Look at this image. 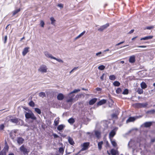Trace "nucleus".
I'll return each instance as SVG.
<instances>
[{
	"mask_svg": "<svg viewBox=\"0 0 155 155\" xmlns=\"http://www.w3.org/2000/svg\"><path fill=\"white\" fill-rule=\"evenodd\" d=\"M154 122H146L144 124V126H151V125H154Z\"/></svg>",
	"mask_w": 155,
	"mask_h": 155,
	"instance_id": "f3484780",
	"label": "nucleus"
},
{
	"mask_svg": "<svg viewBox=\"0 0 155 155\" xmlns=\"http://www.w3.org/2000/svg\"><path fill=\"white\" fill-rule=\"evenodd\" d=\"M7 36H5V43L7 40Z\"/></svg>",
	"mask_w": 155,
	"mask_h": 155,
	"instance_id": "13d9d810",
	"label": "nucleus"
},
{
	"mask_svg": "<svg viewBox=\"0 0 155 155\" xmlns=\"http://www.w3.org/2000/svg\"><path fill=\"white\" fill-rule=\"evenodd\" d=\"M124 41H122L121 42H120L117 44L116 45V46H118V45H120L121 44H122L123 43H124Z\"/></svg>",
	"mask_w": 155,
	"mask_h": 155,
	"instance_id": "603ef678",
	"label": "nucleus"
},
{
	"mask_svg": "<svg viewBox=\"0 0 155 155\" xmlns=\"http://www.w3.org/2000/svg\"><path fill=\"white\" fill-rule=\"evenodd\" d=\"M80 91V90L78 89H75L73 91H72L71 93H70L69 94H68V95L69 96L70 94L74 93H77Z\"/></svg>",
	"mask_w": 155,
	"mask_h": 155,
	"instance_id": "c756f323",
	"label": "nucleus"
},
{
	"mask_svg": "<svg viewBox=\"0 0 155 155\" xmlns=\"http://www.w3.org/2000/svg\"><path fill=\"white\" fill-rule=\"evenodd\" d=\"M138 48H145L147 47L145 45H142V46H137Z\"/></svg>",
	"mask_w": 155,
	"mask_h": 155,
	"instance_id": "3c124183",
	"label": "nucleus"
},
{
	"mask_svg": "<svg viewBox=\"0 0 155 155\" xmlns=\"http://www.w3.org/2000/svg\"><path fill=\"white\" fill-rule=\"evenodd\" d=\"M20 150L23 153L26 155V154H28V152L27 151V149L25 147L24 145H22L20 147Z\"/></svg>",
	"mask_w": 155,
	"mask_h": 155,
	"instance_id": "20e7f679",
	"label": "nucleus"
},
{
	"mask_svg": "<svg viewBox=\"0 0 155 155\" xmlns=\"http://www.w3.org/2000/svg\"><path fill=\"white\" fill-rule=\"evenodd\" d=\"M97 99L94 98L91 99L89 102V104L90 105H93L97 101Z\"/></svg>",
	"mask_w": 155,
	"mask_h": 155,
	"instance_id": "4468645a",
	"label": "nucleus"
},
{
	"mask_svg": "<svg viewBox=\"0 0 155 155\" xmlns=\"http://www.w3.org/2000/svg\"><path fill=\"white\" fill-rule=\"evenodd\" d=\"M141 87L143 89H145L147 87V85L144 82H142L140 84Z\"/></svg>",
	"mask_w": 155,
	"mask_h": 155,
	"instance_id": "aec40b11",
	"label": "nucleus"
},
{
	"mask_svg": "<svg viewBox=\"0 0 155 155\" xmlns=\"http://www.w3.org/2000/svg\"><path fill=\"white\" fill-rule=\"evenodd\" d=\"M90 143L89 142H85L82 144L81 145L82 148L81 149L80 151H79L76 154V155L78 154L81 151L86 150H87L89 147Z\"/></svg>",
	"mask_w": 155,
	"mask_h": 155,
	"instance_id": "f03ea898",
	"label": "nucleus"
},
{
	"mask_svg": "<svg viewBox=\"0 0 155 155\" xmlns=\"http://www.w3.org/2000/svg\"><path fill=\"white\" fill-rule=\"evenodd\" d=\"M112 155H116V151L114 149H112L110 151Z\"/></svg>",
	"mask_w": 155,
	"mask_h": 155,
	"instance_id": "2f4dec72",
	"label": "nucleus"
},
{
	"mask_svg": "<svg viewBox=\"0 0 155 155\" xmlns=\"http://www.w3.org/2000/svg\"><path fill=\"white\" fill-rule=\"evenodd\" d=\"M19 120H19L17 118H15L11 119L10 121L12 123H17L18 122Z\"/></svg>",
	"mask_w": 155,
	"mask_h": 155,
	"instance_id": "4be33fe9",
	"label": "nucleus"
},
{
	"mask_svg": "<svg viewBox=\"0 0 155 155\" xmlns=\"http://www.w3.org/2000/svg\"><path fill=\"white\" fill-rule=\"evenodd\" d=\"M95 133L96 137L98 138H99L101 137L100 133L98 131H96Z\"/></svg>",
	"mask_w": 155,
	"mask_h": 155,
	"instance_id": "f704fd0d",
	"label": "nucleus"
},
{
	"mask_svg": "<svg viewBox=\"0 0 155 155\" xmlns=\"http://www.w3.org/2000/svg\"><path fill=\"white\" fill-rule=\"evenodd\" d=\"M64 151V149L63 147H60L59 149V152L60 153L63 154Z\"/></svg>",
	"mask_w": 155,
	"mask_h": 155,
	"instance_id": "473e14b6",
	"label": "nucleus"
},
{
	"mask_svg": "<svg viewBox=\"0 0 155 155\" xmlns=\"http://www.w3.org/2000/svg\"><path fill=\"white\" fill-rule=\"evenodd\" d=\"M20 10V9H18L16 10H15L13 11V15H15V14H16Z\"/></svg>",
	"mask_w": 155,
	"mask_h": 155,
	"instance_id": "4c0bfd02",
	"label": "nucleus"
},
{
	"mask_svg": "<svg viewBox=\"0 0 155 155\" xmlns=\"http://www.w3.org/2000/svg\"><path fill=\"white\" fill-rule=\"evenodd\" d=\"M45 25V23L44 21L42 20H41L40 23V26L42 28H44V27Z\"/></svg>",
	"mask_w": 155,
	"mask_h": 155,
	"instance_id": "cd10ccee",
	"label": "nucleus"
},
{
	"mask_svg": "<svg viewBox=\"0 0 155 155\" xmlns=\"http://www.w3.org/2000/svg\"><path fill=\"white\" fill-rule=\"evenodd\" d=\"M113 84L115 86H119L120 85V83L118 81H115L114 82Z\"/></svg>",
	"mask_w": 155,
	"mask_h": 155,
	"instance_id": "c85d7f7f",
	"label": "nucleus"
},
{
	"mask_svg": "<svg viewBox=\"0 0 155 155\" xmlns=\"http://www.w3.org/2000/svg\"><path fill=\"white\" fill-rule=\"evenodd\" d=\"M153 37V36L152 35H150L145 37L144 38H140V40H147L152 39Z\"/></svg>",
	"mask_w": 155,
	"mask_h": 155,
	"instance_id": "f8f14e48",
	"label": "nucleus"
},
{
	"mask_svg": "<svg viewBox=\"0 0 155 155\" xmlns=\"http://www.w3.org/2000/svg\"><path fill=\"white\" fill-rule=\"evenodd\" d=\"M8 155H14V154L13 153H11L8 154Z\"/></svg>",
	"mask_w": 155,
	"mask_h": 155,
	"instance_id": "338daca9",
	"label": "nucleus"
},
{
	"mask_svg": "<svg viewBox=\"0 0 155 155\" xmlns=\"http://www.w3.org/2000/svg\"><path fill=\"white\" fill-rule=\"evenodd\" d=\"M109 78L111 80L114 81L116 79V77L114 75H111L109 76Z\"/></svg>",
	"mask_w": 155,
	"mask_h": 155,
	"instance_id": "a878e982",
	"label": "nucleus"
},
{
	"mask_svg": "<svg viewBox=\"0 0 155 155\" xmlns=\"http://www.w3.org/2000/svg\"><path fill=\"white\" fill-rule=\"evenodd\" d=\"M4 127H0V130H3Z\"/></svg>",
	"mask_w": 155,
	"mask_h": 155,
	"instance_id": "e2e57ef3",
	"label": "nucleus"
},
{
	"mask_svg": "<svg viewBox=\"0 0 155 155\" xmlns=\"http://www.w3.org/2000/svg\"><path fill=\"white\" fill-rule=\"evenodd\" d=\"M59 118L57 117L55 120L54 121V125L55 126L57 125L59 123Z\"/></svg>",
	"mask_w": 155,
	"mask_h": 155,
	"instance_id": "393cba45",
	"label": "nucleus"
},
{
	"mask_svg": "<svg viewBox=\"0 0 155 155\" xmlns=\"http://www.w3.org/2000/svg\"><path fill=\"white\" fill-rule=\"evenodd\" d=\"M68 122L71 124H72L74 122V120L73 118H71L68 120Z\"/></svg>",
	"mask_w": 155,
	"mask_h": 155,
	"instance_id": "e433bc0d",
	"label": "nucleus"
},
{
	"mask_svg": "<svg viewBox=\"0 0 155 155\" xmlns=\"http://www.w3.org/2000/svg\"><path fill=\"white\" fill-rule=\"evenodd\" d=\"M142 88H138L137 90V92L139 94H141L143 93V91Z\"/></svg>",
	"mask_w": 155,
	"mask_h": 155,
	"instance_id": "b1692460",
	"label": "nucleus"
},
{
	"mask_svg": "<svg viewBox=\"0 0 155 155\" xmlns=\"http://www.w3.org/2000/svg\"><path fill=\"white\" fill-rule=\"evenodd\" d=\"M74 96V95H73L71 98L70 99H68L67 101V102H72L73 100V97Z\"/></svg>",
	"mask_w": 155,
	"mask_h": 155,
	"instance_id": "c03bdc74",
	"label": "nucleus"
},
{
	"mask_svg": "<svg viewBox=\"0 0 155 155\" xmlns=\"http://www.w3.org/2000/svg\"><path fill=\"white\" fill-rule=\"evenodd\" d=\"M57 98L59 100H62L64 98V96L63 94L60 93L58 95Z\"/></svg>",
	"mask_w": 155,
	"mask_h": 155,
	"instance_id": "ddd939ff",
	"label": "nucleus"
},
{
	"mask_svg": "<svg viewBox=\"0 0 155 155\" xmlns=\"http://www.w3.org/2000/svg\"><path fill=\"white\" fill-rule=\"evenodd\" d=\"M111 143L113 146L114 147L117 145L116 143L114 141L111 140Z\"/></svg>",
	"mask_w": 155,
	"mask_h": 155,
	"instance_id": "79ce46f5",
	"label": "nucleus"
},
{
	"mask_svg": "<svg viewBox=\"0 0 155 155\" xmlns=\"http://www.w3.org/2000/svg\"><path fill=\"white\" fill-rule=\"evenodd\" d=\"M107 100L105 99H103L100 101L97 104V105L98 106H101L106 103Z\"/></svg>",
	"mask_w": 155,
	"mask_h": 155,
	"instance_id": "9b49d317",
	"label": "nucleus"
},
{
	"mask_svg": "<svg viewBox=\"0 0 155 155\" xmlns=\"http://www.w3.org/2000/svg\"><path fill=\"white\" fill-rule=\"evenodd\" d=\"M134 29H132L130 31L129 33L131 34L133 33L134 32Z\"/></svg>",
	"mask_w": 155,
	"mask_h": 155,
	"instance_id": "680f3d73",
	"label": "nucleus"
},
{
	"mask_svg": "<svg viewBox=\"0 0 155 155\" xmlns=\"http://www.w3.org/2000/svg\"><path fill=\"white\" fill-rule=\"evenodd\" d=\"M116 134L115 130L114 129L112 130L110 133L109 136L110 138L113 137Z\"/></svg>",
	"mask_w": 155,
	"mask_h": 155,
	"instance_id": "1a4fd4ad",
	"label": "nucleus"
},
{
	"mask_svg": "<svg viewBox=\"0 0 155 155\" xmlns=\"http://www.w3.org/2000/svg\"><path fill=\"white\" fill-rule=\"evenodd\" d=\"M29 47H26L23 49L22 52V54L23 56H25L29 52Z\"/></svg>",
	"mask_w": 155,
	"mask_h": 155,
	"instance_id": "6e6552de",
	"label": "nucleus"
},
{
	"mask_svg": "<svg viewBox=\"0 0 155 155\" xmlns=\"http://www.w3.org/2000/svg\"><path fill=\"white\" fill-rule=\"evenodd\" d=\"M103 143V141L100 142L98 143V147L99 150H101V149L102 145Z\"/></svg>",
	"mask_w": 155,
	"mask_h": 155,
	"instance_id": "412c9836",
	"label": "nucleus"
},
{
	"mask_svg": "<svg viewBox=\"0 0 155 155\" xmlns=\"http://www.w3.org/2000/svg\"><path fill=\"white\" fill-rule=\"evenodd\" d=\"M122 92L121 89L120 88H118L116 90V92L117 93L119 94L120 93Z\"/></svg>",
	"mask_w": 155,
	"mask_h": 155,
	"instance_id": "a19ab883",
	"label": "nucleus"
},
{
	"mask_svg": "<svg viewBox=\"0 0 155 155\" xmlns=\"http://www.w3.org/2000/svg\"><path fill=\"white\" fill-rule=\"evenodd\" d=\"M109 25V24H106L102 26H101L100 28L98 29V30L99 31H102L104 29L106 28L107 27H108Z\"/></svg>",
	"mask_w": 155,
	"mask_h": 155,
	"instance_id": "423d86ee",
	"label": "nucleus"
},
{
	"mask_svg": "<svg viewBox=\"0 0 155 155\" xmlns=\"http://www.w3.org/2000/svg\"><path fill=\"white\" fill-rule=\"evenodd\" d=\"M39 96L43 98L44 97L46 96V94L45 93L43 92H41L39 93Z\"/></svg>",
	"mask_w": 155,
	"mask_h": 155,
	"instance_id": "bb28decb",
	"label": "nucleus"
},
{
	"mask_svg": "<svg viewBox=\"0 0 155 155\" xmlns=\"http://www.w3.org/2000/svg\"><path fill=\"white\" fill-rule=\"evenodd\" d=\"M137 118V117H130L127 120L126 123H128L131 122H133L135 121Z\"/></svg>",
	"mask_w": 155,
	"mask_h": 155,
	"instance_id": "0eeeda50",
	"label": "nucleus"
},
{
	"mask_svg": "<svg viewBox=\"0 0 155 155\" xmlns=\"http://www.w3.org/2000/svg\"><path fill=\"white\" fill-rule=\"evenodd\" d=\"M25 38V37H23V38H22L21 39V41H22V40L24 39Z\"/></svg>",
	"mask_w": 155,
	"mask_h": 155,
	"instance_id": "774afa93",
	"label": "nucleus"
},
{
	"mask_svg": "<svg viewBox=\"0 0 155 155\" xmlns=\"http://www.w3.org/2000/svg\"><path fill=\"white\" fill-rule=\"evenodd\" d=\"M95 89L97 91H101V89L99 87H97Z\"/></svg>",
	"mask_w": 155,
	"mask_h": 155,
	"instance_id": "5fc2aeb1",
	"label": "nucleus"
},
{
	"mask_svg": "<svg viewBox=\"0 0 155 155\" xmlns=\"http://www.w3.org/2000/svg\"><path fill=\"white\" fill-rule=\"evenodd\" d=\"M29 105L32 107H34L35 105L34 102L32 101H31L28 104Z\"/></svg>",
	"mask_w": 155,
	"mask_h": 155,
	"instance_id": "c9c22d12",
	"label": "nucleus"
},
{
	"mask_svg": "<svg viewBox=\"0 0 155 155\" xmlns=\"http://www.w3.org/2000/svg\"><path fill=\"white\" fill-rule=\"evenodd\" d=\"M35 111L37 112L38 114H41V110H40V109L39 108H35Z\"/></svg>",
	"mask_w": 155,
	"mask_h": 155,
	"instance_id": "7c9ffc66",
	"label": "nucleus"
},
{
	"mask_svg": "<svg viewBox=\"0 0 155 155\" xmlns=\"http://www.w3.org/2000/svg\"><path fill=\"white\" fill-rule=\"evenodd\" d=\"M17 141L18 143L19 144H21L24 141V139L21 137H19L17 138Z\"/></svg>",
	"mask_w": 155,
	"mask_h": 155,
	"instance_id": "9d476101",
	"label": "nucleus"
},
{
	"mask_svg": "<svg viewBox=\"0 0 155 155\" xmlns=\"http://www.w3.org/2000/svg\"><path fill=\"white\" fill-rule=\"evenodd\" d=\"M64 127H58L57 129L59 130H62Z\"/></svg>",
	"mask_w": 155,
	"mask_h": 155,
	"instance_id": "de8ad7c7",
	"label": "nucleus"
},
{
	"mask_svg": "<svg viewBox=\"0 0 155 155\" xmlns=\"http://www.w3.org/2000/svg\"><path fill=\"white\" fill-rule=\"evenodd\" d=\"M112 117H115L116 118H117V115H116L115 114H112Z\"/></svg>",
	"mask_w": 155,
	"mask_h": 155,
	"instance_id": "6e6d98bb",
	"label": "nucleus"
},
{
	"mask_svg": "<svg viewBox=\"0 0 155 155\" xmlns=\"http://www.w3.org/2000/svg\"><path fill=\"white\" fill-rule=\"evenodd\" d=\"M102 54V52L101 51H100L98 53H97L96 54V55L97 56L100 57V55L101 54Z\"/></svg>",
	"mask_w": 155,
	"mask_h": 155,
	"instance_id": "09e8293b",
	"label": "nucleus"
},
{
	"mask_svg": "<svg viewBox=\"0 0 155 155\" xmlns=\"http://www.w3.org/2000/svg\"><path fill=\"white\" fill-rule=\"evenodd\" d=\"M53 135L54 138H57L59 137V136L56 134H53Z\"/></svg>",
	"mask_w": 155,
	"mask_h": 155,
	"instance_id": "864d4df0",
	"label": "nucleus"
},
{
	"mask_svg": "<svg viewBox=\"0 0 155 155\" xmlns=\"http://www.w3.org/2000/svg\"><path fill=\"white\" fill-rule=\"evenodd\" d=\"M137 38V36H136L135 37H134V38H133L132 39V40H134L135 39H136V38Z\"/></svg>",
	"mask_w": 155,
	"mask_h": 155,
	"instance_id": "0e129e2a",
	"label": "nucleus"
},
{
	"mask_svg": "<svg viewBox=\"0 0 155 155\" xmlns=\"http://www.w3.org/2000/svg\"><path fill=\"white\" fill-rule=\"evenodd\" d=\"M155 141V138H153L151 140V142H154Z\"/></svg>",
	"mask_w": 155,
	"mask_h": 155,
	"instance_id": "052dcab7",
	"label": "nucleus"
},
{
	"mask_svg": "<svg viewBox=\"0 0 155 155\" xmlns=\"http://www.w3.org/2000/svg\"><path fill=\"white\" fill-rule=\"evenodd\" d=\"M98 69L103 70H104L105 68V66L103 65H101L99 66L98 68Z\"/></svg>",
	"mask_w": 155,
	"mask_h": 155,
	"instance_id": "72a5a7b5",
	"label": "nucleus"
},
{
	"mask_svg": "<svg viewBox=\"0 0 155 155\" xmlns=\"http://www.w3.org/2000/svg\"><path fill=\"white\" fill-rule=\"evenodd\" d=\"M45 56L49 58H50L52 59H53V58H54V57H53L51 54H50L48 52H45Z\"/></svg>",
	"mask_w": 155,
	"mask_h": 155,
	"instance_id": "a211bd4d",
	"label": "nucleus"
},
{
	"mask_svg": "<svg viewBox=\"0 0 155 155\" xmlns=\"http://www.w3.org/2000/svg\"><path fill=\"white\" fill-rule=\"evenodd\" d=\"M109 51V49H107L105 50L104 51L105 52V51Z\"/></svg>",
	"mask_w": 155,
	"mask_h": 155,
	"instance_id": "69168bd1",
	"label": "nucleus"
},
{
	"mask_svg": "<svg viewBox=\"0 0 155 155\" xmlns=\"http://www.w3.org/2000/svg\"><path fill=\"white\" fill-rule=\"evenodd\" d=\"M128 93V90L127 89H125L122 93L124 94H127Z\"/></svg>",
	"mask_w": 155,
	"mask_h": 155,
	"instance_id": "ea45409f",
	"label": "nucleus"
},
{
	"mask_svg": "<svg viewBox=\"0 0 155 155\" xmlns=\"http://www.w3.org/2000/svg\"><path fill=\"white\" fill-rule=\"evenodd\" d=\"M48 68L45 65H41L38 69V71L41 73H46L47 72Z\"/></svg>",
	"mask_w": 155,
	"mask_h": 155,
	"instance_id": "7ed1b4c3",
	"label": "nucleus"
},
{
	"mask_svg": "<svg viewBox=\"0 0 155 155\" xmlns=\"http://www.w3.org/2000/svg\"><path fill=\"white\" fill-rule=\"evenodd\" d=\"M53 59L56 60V61H58V62H61V63H63L64 62L63 61H62L61 59L57 58H56L54 57V58H53Z\"/></svg>",
	"mask_w": 155,
	"mask_h": 155,
	"instance_id": "58836bf2",
	"label": "nucleus"
},
{
	"mask_svg": "<svg viewBox=\"0 0 155 155\" xmlns=\"http://www.w3.org/2000/svg\"><path fill=\"white\" fill-rule=\"evenodd\" d=\"M4 148H5L6 150H8L9 147L8 145L6 146Z\"/></svg>",
	"mask_w": 155,
	"mask_h": 155,
	"instance_id": "bf43d9fd",
	"label": "nucleus"
},
{
	"mask_svg": "<svg viewBox=\"0 0 155 155\" xmlns=\"http://www.w3.org/2000/svg\"><path fill=\"white\" fill-rule=\"evenodd\" d=\"M85 31H83V32H82L80 34H79L77 36L76 38H74V40H76L77 39L81 38V37L83 35L85 34Z\"/></svg>",
	"mask_w": 155,
	"mask_h": 155,
	"instance_id": "6ab92c4d",
	"label": "nucleus"
},
{
	"mask_svg": "<svg viewBox=\"0 0 155 155\" xmlns=\"http://www.w3.org/2000/svg\"><path fill=\"white\" fill-rule=\"evenodd\" d=\"M153 28V26H147L146 27L145 29L150 30L151 29Z\"/></svg>",
	"mask_w": 155,
	"mask_h": 155,
	"instance_id": "37998d69",
	"label": "nucleus"
},
{
	"mask_svg": "<svg viewBox=\"0 0 155 155\" xmlns=\"http://www.w3.org/2000/svg\"><path fill=\"white\" fill-rule=\"evenodd\" d=\"M58 6L61 8H62L63 7V5L62 4H58Z\"/></svg>",
	"mask_w": 155,
	"mask_h": 155,
	"instance_id": "8fccbe9b",
	"label": "nucleus"
},
{
	"mask_svg": "<svg viewBox=\"0 0 155 155\" xmlns=\"http://www.w3.org/2000/svg\"><path fill=\"white\" fill-rule=\"evenodd\" d=\"M148 113L150 114H154L155 113V110L154 109L148 111Z\"/></svg>",
	"mask_w": 155,
	"mask_h": 155,
	"instance_id": "a18cd8bd",
	"label": "nucleus"
},
{
	"mask_svg": "<svg viewBox=\"0 0 155 155\" xmlns=\"http://www.w3.org/2000/svg\"><path fill=\"white\" fill-rule=\"evenodd\" d=\"M135 56L134 55H132L130 56L129 61L131 63H133L135 62Z\"/></svg>",
	"mask_w": 155,
	"mask_h": 155,
	"instance_id": "39448f33",
	"label": "nucleus"
},
{
	"mask_svg": "<svg viewBox=\"0 0 155 155\" xmlns=\"http://www.w3.org/2000/svg\"><path fill=\"white\" fill-rule=\"evenodd\" d=\"M139 107H146L147 105V103L138 104Z\"/></svg>",
	"mask_w": 155,
	"mask_h": 155,
	"instance_id": "5701e85b",
	"label": "nucleus"
},
{
	"mask_svg": "<svg viewBox=\"0 0 155 155\" xmlns=\"http://www.w3.org/2000/svg\"><path fill=\"white\" fill-rule=\"evenodd\" d=\"M68 141L69 143L72 145H74L75 143L73 139L70 137H68Z\"/></svg>",
	"mask_w": 155,
	"mask_h": 155,
	"instance_id": "2eb2a0df",
	"label": "nucleus"
},
{
	"mask_svg": "<svg viewBox=\"0 0 155 155\" xmlns=\"http://www.w3.org/2000/svg\"><path fill=\"white\" fill-rule=\"evenodd\" d=\"M104 74H103L102 76L101 77V80H103L104 79Z\"/></svg>",
	"mask_w": 155,
	"mask_h": 155,
	"instance_id": "4d7b16f0",
	"label": "nucleus"
},
{
	"mask_svg": "<svg viewBox=\"0 0 155 155\" xmlns=\"http://www.w3.org/2000/svg\"><path fill=\"white\" fill-rule=\"evenodd\" d=\"M25 116L26 118H31V119L35 120L36 117L35 116L33 113L30 110H29V112H25Z\"/></svg>",
	"mask_w": 155,
	"mask_h": 155,
	"instance_id": "f257e3e1",
	"label": "nucleus"
},
{
	"mask_svg": "<svg viewBox=\"0 0 155 155\" xmlns=\"http://www.w3.org/2000/svg\"><path fill=\"white\" fill-rule=\"evenodd\" d=\"M50 19L51 21V24L54 25H55L56 21L54 18L53 17H51L50 18Z\"/></svg>",
	"mask_w": 155,
	"mask_h": 155,
	"instance_id": "dca6fc26",
	"label": "nucleus"
},
{
	"mask_svg": "<svg viewBox=\"0 0 155 155\" xmlns=\"http://www.w3.org/2000/svg\"><path fill=\"white\" fill-rule=\"evenodd\" d=\"M6 152L3 151L2 150L0 152V155H6Z\"/></svg>",
	"mask_w": 155,
	"mask_h": 155,
	"instance_id": "49530a36",
	"label": "nucleus"
}]
</instances>
